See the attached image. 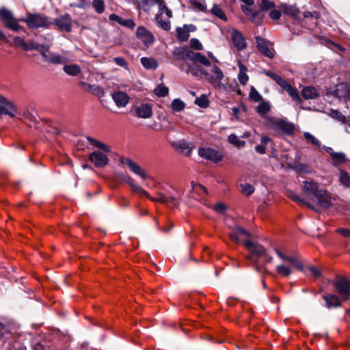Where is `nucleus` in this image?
Wrapping results in <instances>:
<instances>
[{
	"label": "nucleus",
	"mask_w": 350,
	"mask_h": 350,
	"mask_svg": "<svg viewBox=\"0 0 350 350\" xmlns=\"http://www.w3.org/2000/svg\"><path fill=\"white\" fill-rule=\"evenodd\" d=\"M334 288L335 293H327L322 296L325 306L330 310L340 308L342 303L350 300V280L347 278L337 275L334 280L328 282Z\"/></svg>",
	"instance_id": "nucleus-1"
},
{
	"label": "nucleus",
	"mask_w": 350,
	"mask_h": 350,
	"mask_svg": "<svg viewBox=\"0 0 350 350\" xmlns=\"http://www.w3.org/2000/svg\"><path fill=\"white\" fill-rule=\"evenodd\" d=\"M172 57L174 62H187L189 59L194 64L200 63L205 66L211 65V62L204 55L199 52H193L185 46L176 47L172 51Z\"/></svg>",
	"instance_id": "nucleus-2"
},
{
	"label": "nucleus",
	"mask_w": 350,
	"mask_h": 350,
	"mask_svg": "<svg viewBox=\"0 0 350 350\" xmlns=\"http://www.w3.org/2000/svg\"><path fill=\"white\" fill-rule=\"evenodd\" d=\"M265 126L274 131L278 135H292L295 131V124L283 118L265 117Z\"/></svg>",
	"instance_id": "nucleus-3"
},
{
	"label": "nucleus",
	"mask_w": 350,
	"mask_h": 350,
	"mask_svg": "<svg viewBox=\"0 0 350 350\" xmlns=\"http://www.w3.org/2000/svg\"><path fill=\"white\" fill-rule=\"evenodd\" d=\"M21 21L26 23L29 29L49 28L52 22L49 17L39 13H29L25 18Z\"/></svg>",
	"instance_id": "nucleus-4"
},
{
	"label": "nucleus",
	"mask_w": 350,
	"mask_h": 350,
	"mask_svg": "<svg viewBox=\"0 0 350 350\" xmlns=\"http://www.w3.org/2000/svg\"><path fill=\"white\" fill-rule=\"evenodd\" d=\"M0 19L6 28L13 31H24V27L18 24V20L14 18L12 12L5 8L0 9Z\"/></svg>",
	"instance_id": "nucleus-5"
},
{
	"label": "nucleus",
	"mask_w": 350,
	"mask_h": 350,
	"mask_svg": "<svg viewBox=\"0 0 350 350\" xmlns=\"http://www.w3.org/2000/svg\"><path fill=\"white\" fill-rule=\"evenodd\" d=\"M244 246L250 251V255L247 258L253 262L256 263L261 257H264L266 254V248L259 244L252 241L246 240L243 243Z\"/></svg>",
	"instance_id": "nucleus-6"
},
{
	"label": "nucleus",
	"mask_w": 350,
	"mask_h": 350,
	"mask_svg": "<svg viewBox=\"0 0 350 350\" xmlns=\"http://www.w3.org/2000/svg\"><path fill=\"white\" fill-rule=\"evenodd\" d=\"M17 105L13 101L8 99L3 96L0 100V116H8L14 118L17 115Z\"/></svg>",
	"instance_id": "nucleus-7"
},
{
	"label": "nucleus",
	"mask_w": 350,
	"mask_h": 350,
	"mask_svg": "<svg viewBox=\"0 0 350 350\" xmlns=\"http://www.w3.org/2000/svg\"><path fill=\"white\" fill-rule=\"evenodd\" d=\"M52 25H55L57 29L61 31L70 33L72 31V16L68 13H65L56 18L53 22Z\"/></svg>",
	"instance_id": "nucleus-8"
},
{
	"label": "nucleus",
	"mask_w": 350,
	"mask_h": 350,
	"mask_svg": "<svg viewBox=\"0 0 350 350\" xmlns=\"http://www.w3.org/2000/svg\"><path fill=\"white\" fill-rule=\"evenodd\" d=\"M198 154L200 157L215 163L222 161L224 157L221 152L211 148H200L198 149Z\"/></svg>",
	"instance_id": "nucleus-9"
},
{
	"label": "nucleus",
	"mask_w": 350,
	"mask_h": 350,
	"mask_svg": "<svg viewBox=\"0 0 350 350\" xmlns=\"http://www.w3.org/2000/svg\"><path fill=\"white\" fill-rule=\"evenodd\" d=\"M116 176L119 180L129 185L133 192L139 193V194L143 195L147 198H150L148 193L145 189L136 185L134 179H133L129 175L118 172L116 174Z\"/></svg>",
	"instance_id": "nucleus-10"
},
{
	"label": "nucleus",
	"mask_w": 350,
	"mask_h": 350,
	"mask_svg": "<svg viewBox=\"0 0 350 350\" xmlns=\"http://www.w3.org/2000/svg\"><path fill=\"white\" fill-rule=\"evenodd\" d=\"M88 159L97 168H102L109 163L107 156L100 150H95L90 153Z\"/></svg>",
	"instance_id": "nucleus-11"
},
{
	"label": "nucleus",
	"mask_w": 350,
	"mask_h": 350,
	"mask_svg": "<svg viewBox=\"0 0 350 350\" xmlns=\"http://www.w3.org/2000/svg\"><path fill=\"white\" fill-rule=\"evenodd\" d=\"M120 161L122 164H126L133 173L140 176L142 179L146 180L148 178L146 172L131 159L121 157Z\"/></svg>",
	"instance_id": "nucleus-12"
},
{
	"label": "nucleus",
	"mask_w": 350,
	"mask_h": 350,
	"mask_svg": "<svg viewBox=\"0 0 350 350\" xmlns=\"http://www.w3.org/2000/svg\"><path fill=\"white\" fill-rule=\"evenodd\" d=\"M136 36L142 41L146 46H149L154 41L153 34L143 26L137 27Z\"/></svg>",
	"instance_id": "nucleus-13"
},
{
	"label": "nucleus",
	"mask_w": 350,
	"mask_h": 350,
	"mask_svg": "<svg viewBox=\"0 0 350 350\" xmlns=\"http://www.w3.org/2000/svg\"><path fill=\"white\" fill-rule=\"evenodd\" d=\"M231 40L238 51H243L247 46V42L243 33L238 29H232L231 31Z\"/></svg>",
	"instance_id": "nucleus-14"
},
{
	"label": "nucleus",
	"mask_w": 350,
	"mask_h": 350,
	"mask_svg": "<svg viewBox=\"0 0 350 350\" xmlns=\"http://www.w3.org/2000/svg\"><path fill=\"white\" fill-rule=\"evenodd\" d=\"M330 94L340 100H347L350 98V89L345 83H339L336 85L335 89L330 92Z\"/></svg>",
	"instance_id": "nucleus-15"
},
{
	"label": "nucleus",
	"mask_w": 350,
	"mask_h": 350,
	"mask_svg": "<svg viewBox=\"0 0 350 350\" xmlns=\"http://www.w3.org/2000/svg\"><path fill=\"white\" fill-rule=\"evenodd\" d=\"M315 198L317 200L318 205L323 208L328 209L332 205L331 202V195L326 190L321 189Z\"/></svg>",
	"instance_id": "nucleus-16"
},
{
	"label": "nucleus",
	"mask_w": 350,
	"mask_h": 350,
	"mask_svg": "<svg viewBox=\"0 0 350 350\" xmlns=\"http://www.w3.org/2000/svg\"><path fill=\"white\" fill-rule=\"evenodd\" d=\"M135 115L139 118H150L152 116V105L150 103H142L136 107Z\"/></svg>",
	"instance_id": "nucleus-17"
},
{
	"label": "nucleus",
	"mask_w": 350,
	"mask_h": 350,
	"mask_svg": "<svg viewBox=\"0 0 350 350\" xmlns=\"http://www.w3.org/2000/svg\"><path fill=\"white\" fill-rule=\"evenodd\" d=\"M255 40L256 42V47L261 54L269 58H273L274 57L273 53L268 48L265 39L258 36L255 37Z\"/></svg>",
	"instance_id": "nucleus-18"
},
{
	"label": "nucleus",
	"mask_w": 350,
	"mask_h": 350,
	"mask_svg": "<svg viewBox=\"0 0 350 350\" xmlns=\"http://www.w3.org/2000/svg\"><path fill=\"white\" fill-rule=\"evenodd\" d=\"M212 74H210L207 72L206 74V80L211 84H215L219 82L224 78V74L221 69L216 65H214L211 69Z\"/></svg>",
	"instance_id": "nucleus-19"
},
{
	"label": "nucleus",
	"mask_w": 350,
	"mask_h": 350,
	"mask_svg": "<svg viewBox=\"0 0 350 350\" xmlns=\"http://www.w3.org/2000/svg\"><path fill=\"white\" fill-rule=\"evenodd\" d=\"M241 235L250 237L251 234L250 232L239 226L233 228L232 232L229 234L231 241L237 244L241 243V240L239 239V236Z\"/></svg>",
	"instance_id": "nucleus-20"
},
{
	"label": "nucleus",
	"mask_w": 350,
	"mask_h": 350,
	"mask_svg": "<svg viewBox=\"0 0 350 350\" xmlns=\"http://www.w3.org/2000/svg\"><path fill=\"white\" fill-rule=\"evenodd\" d=\"M280 9L285 15L289 16L294 19H299L300 11L295 5L282 3Z\"/></svg>",
	"instance_id": "nucleus-21"
},
{
	"label": "nucleus",
	"mask_w": 350,
	"mask_h": 350,
	"mask_svg": "<svg viewBox=\"0 0 350 350\" xmlns=\"http://www.w3.org/2000/svg\"><path fill=\"white\" fill-rule=\"evenodd\" d=\"M79 85L82 88H85L86 86H88V92H90L93 95L97 97L100 98L105 95L104 89L98 85H92L85 81H81L79 83Z\"/></svg>",
	"instance_id": "nucleus-22"
},
{
	"label": "nucleus",
	"mask_w": 350,
	"mask_h": 350,
	"mask_svg": "<svg viewBox=\"0 0 350 350\" xmlns=\"http://www.w3.org/2000/svg\"><path fill=\"white\" fill-rule=\"evenodd\" d=\"M112 98L116 105L119 107H124L129 103V96L122 92H115Z\"/></svg>",
	"instance_id": "nucleus-23"
},
{
	"label": "nucleus",
	"mask_w": 350,
	"mask_h": 350,
	"mask_svg": "<svg viewBox=\"0 0 350 350\" xmlns=\"http://www.w3.org/2000/svg\"><path fill=\"white\" fill-rule=\"evenodd\" d=\"M303 191L306 194H310L316 196L321 189H319V185L314 181H304L303 182Z\"/></svg>",
	"instance_id": "nucleus-24"
},
{
	"label": "nucleus",
	"mask_w": 350,
	"mask_h": 350,
	"mask_svg": "<svg viewBox=\"0 0 350 350\" xmlns=\"http://www.w3.org/2000/svg\"><path fill=\"white\" fill-rule=\"evenodd\" d=\"M175 148L186 156H189L192 149L194 148L193 143L187 142H178L174 144Z\"/></svg>",
	"instance_id": "nucleus-25"
},
{
	"label": "nucleus",
	"mask_w": 350,
	"mask_h": 350,
	"mask_svg": "<svg viewBox=\"0 0 350 350\" xmlns=\"http://www.w3.org/2000/svg\"><path fill=\"white\" fill-rule=\"evenodd\" d=\"M189 74L196 77L198 79H201L202 76L206 79L207 71L205 70L201 65H198L193 63L191 65V69L189 70Z\"/></svg>",
	"instance_id": "nucleus-26"
},
{
	"label": "nucleus",
	"mask_w": 350,
	"mask_h": 350,
	"mask_svg": "<svg viewBox=\"0 0 350 350\" xmlns=\"http://www.w3.org/2000/svg\"><path fill=\"white\" fill-rule=\"evenodd\" d=\"M301 95L306 100L314 99L319 96V93L314 87L306 86L302 89Z\"/></svg>",
	"instance_id": "nucleus-27"
},
{
	"label": "nucleus",
	"mask_w": 350,
	"mask_h": 350,
	"mask_svg": "<svg viewBox=\"0 0 350 350\" xmlns=\"http://www.w3.org/2000/svg\"><path fill=\"white\" fill-rule=\"evenodd\" d=\"M175 193H168L167 196L170 203L174 207H178L179 205L180 199L184 193V191L181 189H175Z\"/></svg>",
	"instance_id": "nucleus-28"
},
{
	"label": "nucleus",
	"mask_w": 350,
	"mask_h": 350,
	"mask_svg": "<svg viewBox=\"0 0 350 350\" xmlns=\"http://www.w3.org/2000/svg\"><path fill=\"white\" fill-rule=\"evenodd\" d=\"M63 70L69 76L76 77L81 72V67L77 64H66Z\"/></svg>",
	"instance_id": "nucleus-29"
},
{
	"label": "nucleus",
	"mask_w": 350,
	"mask_h": 350,
	"mask_svg": "<svg viewBox=\"0 0 350 350\" xmlns=\"http://www.w3.org/2000/svg\"><path fill=\"white\" fill-rule=\"evenodd\" d=\"M86 139L91 145L102 150L105 152H110L111 151V148L108 145L94 139L92 137L87 136Z\"/></svg>",
	"instance_id": "nucleus-30"
},
{
	"label": "nucleus",
	"mask_w": 350,
	"mask_h": 350,
	"mask_svg": "<svg viewBox=\"0 0 350 350\" xmlns=\"http://www.w3.org/2000/svg\"><path fill=\"white\" fill-rule=\"evenodd\" d=\"M331 158L332 159V165L335 167H337L340 164H344L347 161V159L343 152H333L331 154Z\"/></svg>",
	"instance_id": "nucleus-31"
},
{
	"label": "nucleus",
	"mask_w": 350,
	"mask_h": 350,
	"mask_svg": "<svg viewBox=\"0 0 350 350\" xmlns=\"http://www.w3.org/2000/svg\"><path fill=\"white\" fill-rule=\"evenodd\" d=\"M282 89L286 91L289 96H291L295 100L300 103H303V100L301 98L297 90L295 88L293 87L289 83H288L284 87H283Z\"/></svg>",
	"instance_id": "nucleus-32"
},
{
	"label": "nucleus",
	"mask_w": 350,
	"mask_h": 350,
	"mask_svg": "<svg viewBox=\"0 0 350 350\" xmlns=\"http://www.w3.org/2000/svg\"><path fill=\"white\" fill-rule=\"evenodd\" d=\"M288 197L292 200L293 201L298 203V204H305L308 208L310 209L315 211V208L313 205L310 204L309 202H306L302 198H301L298 194L294 192L292 190L288 191Z\"/></svg>",
	"instance_id": "nucleus-33"
},
{
	"label": "nucleus",
	"mask_w": 350,
	"mask_h": 350,
	"mask_svg": "<svg viewBox=\"0 0 350 350\" xmlns=\"http://www.w3.org/2000/svg\"><path fill=\"white\" fill-rule=\"evenodd\" d=\"M140 62L146 69L154 70L158 67V63L153 58L144 57L141 58Z\"/></svg>",
	"instance_id": "nucleus-34"
},
{
	"label": "nucleus",
	"mask_w": 350,
	"mask_h": 350,
	"mask_svg": "<svg viewBox=\"0 0 350 350\" xmlns=\"http://www.w3.org/2000/svg\"><path fill=\"white\" fill-rule=\"evenodd\" d=\"M283 260L287 261L295 266V267L299 271H304V266L301 261L293 256H288L285 255Z\"/></svg>",
	"instance_id": "nucleus-35"
},
{
	"label": "nucleus",
	"mask_w": 350,
	"mask_h": 350,
	"mask_svg": "<svg viewBox=\"0 0 350 350\" xmlns=\"http://www.w3.org/2000/svg\"><path fill=\"white\" fill-rule=\"evenodd\" d=\"M176 38L179 42H185L189 38V33H188V31L183 27H178L176 29Z\"/></svg>",
	"instance_id": "nucleus-36"
},
{
	"label": "nucleus",
	"mask_w": 350,
	"mask_h": 350,
	"mask_svg": "<svg viewBox=\"0 0 350 350\" xmlns=\"http://www.w3.org/2000/svg\"><path fill=\"white\" fill-rule=\"evenodd\" d=\"M210 12L212 14L220 18L223 21L226 22L228 21V18L224 12L219 7L218 5L214 4Z\"/></svg>",
	"instance_id": "nucleus-37"
},
{
	"label": "nucleus",
	"mask_w": 350,
	"mask_h": 350,
	"mask_svg": "<svg viewBox=\"0 0 350 350\" xmlns=\"http://www.w3.org/2000/svg\"><path fill=\"white\" fill-rule=\"evenodd\" d=\"M241 10L246 15H251L254 21L256 18L258 19L259 21H261L262 19L263 15L261 14L260 11L252 12L251 8H249L244 5H241Z\"/></svg>",
	"instance_id": "nucleus-38"
},
{
	"label": "nucleus",
	"mask_w": 350,
	"mask_h": 350,
	"mask_svg": "<svg viewBox=\"0 0 350 350\" xmlns=\"http://www.w3.org/2000/svg\"><path fill=\"white\" fill-rule=\"evenodd\" d=\"M10 336L11 332L10 327L6 325L0 323V340H3V342H5Z\"/></svg>",
	"instance_id": "nucleus-39"
},
{
	"label": "nucleus",
	"mask_w": 350,
	"mask_h": 350,
	"mask_svg": "<svg viewBox=\"0 0 350 350\" xmlns=\"http://www.w3.org/2000/svg\"><path fill=\"white\" fill-rule=\"evenodd\" d=\"M194 103L201 108H207L209 106V99L206 94H202L200 97H197Z\"/></svg>",
	"instance_id": "nucleus-40"
},
{
	"label": "nucleus",
	"mask_w": 350,
	"mask_h": 350,
	"mask_svg": "<svg viewBox=\"0 0 350 350\" xmlns=\"http://www.w3.org/2000/svg\"><path fill=\"white\" fill-rule=\"evenodd\" d=\"M45 62L53 64H62L64 63L65 60L60 55L52 53L48 56Z\"/></svg>",
	"instance_id": "nucleus-41"
},
{
	"label": "nucleus",
	"mask_w": 350,
	"mask_h": 350,
	"mask_svg": "<svg viewBox=\"0 0 350 350\" xmlns=\"http://www.w3.org/2000/svg\"><path fill=\"white\" fill-rule=\"evenodd\" d=\"M154 93L158 97H165L169 94V89L163 83L159 84L154 90Z\"/></svg>",
	"instance_id": "nucleus-42"
},
{
	"label": "nucleus",
	"mask_w": 350,
	"mask_h": 350,
	"mask_svg": "<svg viewBox=\"0 0 350 350\" xmlns=\"http://www.w3.org/2000/svg\"><path fill=\"white\" fill-rule=\"evenodd\" d=\"M270 110V105L265 101H262L256 107V112L260 116L267 113Z\"/></svg>",
	"instance_id": "nucleus-43"
},
{
	"label": "nucleus",
	"mask_w": 350,
	"mask_h": 350,
	"mask_svg": "<svg viewBox=\"0 0 350 350\" xmlns=\"http://www.w3.org/2000/svg\"><path fill=\"white\" fill-rule=\"evenodd\" d=\"M185 108V103L180 98H175L172 103V109L174 111L180 112Z\"/></svg>",
	"instance_id": "nucleus-44"
},
{
	"label": "nucleus",
	"mask_w": 350,
	"mask_h": 350,
	"mask_svg": "<svg viewBox=\"0 0 350 350\" xmlns=\"http://www.w3.org/2000/svg\"><path fill=\"white\" fill-rule=\"evenodd\" d=\"M228 139L230 144L235 146L237 148L243 147L245 145V142L239 139L238 137L234 133L230 134Z\"/></svg>",
	"instance_id": "nucleus-45"
},
{
	"label": "nucleus",
	"mask_w": 350,
	"mask_h": 350,
	"mask_svg": "<svg viewBox=\"0 0 350 350\" xmlns=\"http://www.w3.org/2000/svg\"><path fill=\"white\" fill-rule=\"evenodd\" d=\"M249 98L252 101L257 103L262 100V96L254 86H252L249 94Z\"/></svg>",
	"instance_id": "nucleus-46"
},
{
	"label": "nucleus",
	"mask_w": 350,
	"mask_h": 350,
	"mask_svg": "<svg viewBox=\"0 0 350 350\" xmlns=\"http://www.w3.org/2000/svg\"><path fill=\"white\" fill-rule=\"evenodd\" d=\"M92 6L98 14H102L105 11V5L103 0H93Z\"/></svg>",
	"instance_id": "nucleus-47"
},
{
	"label": "nucleus",
	"mask_w": 350,
	"mask_h": 350,
	"mask_svg": "<svg viewBox=\"0 0 350 350\" xmlns=\"http://www.w3.org/2000/svg\"><path fill=\"white\" fill-rule=\"evenodd\" d=\"M50 49V45L48 44H40L38 46V49L36 50L42 57L44 61H46V58H48L49 55H47V52Z\"/></svg>",
	"instance_id": "nucleus-48"
},
{
	"label": "nucleus",
	"mask_w": 350,
	"mask_h": 350,
	"mask_svg": "<svg viewBox=\"0 0 350 350\" xmlns=\"http://www.w3.org/2000/svg\"><path fill=\"white\" fill-rule=\"evenodd\" d=\"M340 182L346 187H350V176L345 170L340 171Z\"/></svg>",
	"instance_id": "nucleus-49"
},
{
	"label": "nucleus",
	"mask_w": 350,
	"mask_h": 350,
	"mask_svg": "<svg viewBox=\"0 0 350 350\" xmlns=\"http://www.w3.org/2000/svg\"><path fill=\"white\" fill-rule=\"evenodd\" d=\"M14 44L16 46L22 48L24 51H28L27 42H26L23 38L15 36L14 38Z\"/></svg>",
	"instance_id": "nucleus-50"
},
{
	"label": "nucleus",
	"mask_w": 350,
	"mask_h": 350,
	"mask_svg": "<svg viewBox=\"0 0 350 350\" xmlns=\"http://www.w3.org/2000/svg\"><path fill=\"white\" fill-rule=\"evenodd\" d=\"M276 271L278 274L285 277L289 276L292 273V271L289 267L283 265H278L276 267Z\"/></svg>",
	"instance_id": "nucleus-51"
},
{
	"label": "nucleus",
	"mask_w": 350,
	"mask_h": 350,
	"mask_svg": "<svg viewBox=\"0 0 350 350\" xmlns=\"http://www.w3.org/2000/svg\"><path fill=\"white\" fill-rule=\"evenodd\" d=\"M173 64L178 68L181 72H185L187 74H189V70L191 69V64L187 62H173Z\"/></svg>",
	"instance_id": "nucleus-52"
},
{
	"label": "nucleus",
	"mask_w": 350,
	"mask_h": 350,
	"mask_svg": "<svg viewBox=\"0 0 350 350\" xmlns=\"http://www.w3.org/2000/svg\"><path fill=\"white\" fill-rule=\"evenodd\" d=\"M241 192L247 196L252 195L254 192V187L250 183L241 184Z\"/></svg>",
	"instance_id": "nucleus-53"
},
{
	"label": "nucleus",
	"mask_w": 350,
	"mask_h": 350,
	"mask_svg": "<svg viewBox=\"0 0 350 350\" xmlns=\"http://www.w3.org/2000/svg\"><path fill=\"white\" fill-rule=\"evenodd\" d=\"M304 136L305 139L312 145L319 147L321 146L320 142L309 132H304Z\"/></svg>",
	"instance_id": "nucleus-54"
},
{
	"label": "nucleus",
	"mask_w": 350,
	"mask_h": 350,
	"mask_svg": "<svg viewBox=\"0 0 350 350\" xmlns=\"http://www.w3.org/2000/svg\"><path fill=\"white\" fill-rule=\"evenodd\" d=\"M330 116L332 117L334 119H336L343 123L346 122V116L342 114L341 112H340L338 110L336 109H332L330 111Z\"/></svg>",
	"instance_id": "nucleus-55"
},
{
	"label": "nucleus",
	"mask_w": 350,
	"mask_h": 350,
	"mask_svg": "<svg viewBox=\"0 0 350 350\" xmlns=\"http://www.w3.org/2000/svg\"><path fill=\"white\" fill-rule=\"evenodd\" d=\"M155 19L159 24V27H161L165 31H169L171 29V25L170 21H163L162 19V16H160L159 18H157V16H156Z\"/></svg>",
	"instance_id": "nucleus-56"
},
{
	"label": "nucleus",
	"mask_w": 350,
	"mask_h": 350,
	"mask_svg": "<svg viewBox=\"0 0 350 350\" xmlns=\"http://www.w3.org/2000/svg\"><path fill=\"white\" fill-rule=\"evenodd\" d=\"M275 6V3L269 0H261L260 10L262 11H267L270 9L274 8Z\"/></svg>",
	"instance_id": "nucleus-57"
},
{
	"label": "nucleus",
	"mask_w": 350,
	"mask_h": 350,
	"mask_svg": "<svg viewBox=\"0 0 350 350\" xmlns=\"http://www.w3.org/2000/svg\"><path fill=\"white\" fill-rule=\"evenodd\" d=\"M190 47L195 50L201 51L203 49V46L197 38H191L190 40Z\"/></svg>",
	"instance_id": "nucleus-58"
},
{
	"label": "nucleus",
	"mask_w": 350,
	"mask_h": 350,
	"mask_svg": "<svg viewBox=\"0 0 350 350\" xmlns=\"http://www.w3.org/2000/svg\"><path fill=\"white\" fill-rule=\"evenodd\" d=\"M151 0H141L139 1V8L142 9L145 12H149Z\"/></svg>",
	"instance_id": "nucleus-59"
},
{
	"label": "nucleus",
	"mask_w": 350,
	"mask_h": 350,
	"mask_svg": "<svg viewBox=\"0 0 350 350\" xmlns=\"http://www.w3.org/2000/svg\"><path fill=\"white\" fill-rule=\"evenodd\" d=\"M120 25H122L124 27H128L129 29H133L135 26V23L133 20L124 19V18H122V21H121Z\"/></svg>",
	"instance_id": "nucleus-60"
},
{
	"label": "nucleus",
	"mask_w": 350,
	"mask_h": 350,
	"mask_svg": "<svg viewBox=\"0 0 350 350\" xmlns=\"http://www.w3.org/2000/svg\"><path fill=\"white\" fill-rule=\"evenodd\" d=\"M192 5L195 8H198L199 10H200V11H202L203 12H208V10L206 9V6L204 4V3H202L201 1L196 0V1H193L192 2Z\"/></svg>",
	"instance_id": "nucleus-61"
},
{
	"label": "nucleus",
	"mask_w": 350,
	"mask_h": 350,
	"mask_svg": "<svg viewBox=\"0 0 350 350\" xmlns=\"http://www.w3.org/2000/svg\"><path fill=\"white\" fill-rule=\"evenodd\" d=\"M151 200L155 201V202H159L162 204H168L170 203V202L168 200V197L167 196V195L161 193H159L158 198H157V199L152 198Z\"/></svg>",
	"instance_id": "nucleus-62"
},
{
	"label": "nucleus",
	"mask_w": 350,
	"mask_h": 350,
	"mask_svg": "<svg viewBox=\"0 0 350 350\" xmlns=\"http://www.w3.org/2000/svg\"><path fill=\"white\" fill-rule=\"evenodd\" d=\"M273 80L275 81L277 84L279 85L282 88H283V87H284L288 83L286 80L277 74L273 78Z\"/></svg>",
	"instance_id": "nucleus-63"
},
{
	"label": "nucleus",
	"mask_w": 350,
	"mask_h": 350,
	"mask_svg": "<svg viewBox=\"0 0 350 350\" xmlns=\"http://www.w3.org/2000/svg\"><path fill=\"white\" fill-rule=\"evenodd\" d=\"M308 270L311 271L312 275L314 276L315 278H320L322 277V273L321 270H319L316 267L311 265L308 267Z\"/></svg>",
	"instance_id": "nucleus-64"
}]
</instances>
